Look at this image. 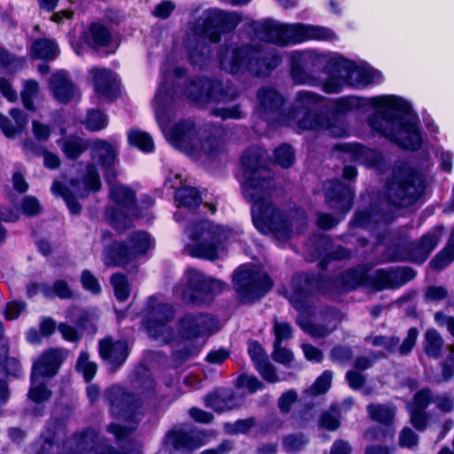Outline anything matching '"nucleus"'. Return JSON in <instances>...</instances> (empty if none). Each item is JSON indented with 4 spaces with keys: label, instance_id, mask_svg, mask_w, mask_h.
Listing matches in <instances>:
<instances>
[{
    "label": "nucleus",
    "instance_id": "nucleus-30",
    "mask_svg": "<svg viewBox=\"0 0 454 454\" xmlns=\"http://www.w3.org/2000/svg\"><path fill=\"white\" fill-rule=\"evenodd\" d=\"M57 372V349L49 348L35 361L31 376L52 378Z\"/></svg>",
    "mask_w": 454,
    "mask_h": 454
},
{
    "label": "nucleus",
    "instance_id": "nucleus-63",
    "mask_svg": "<svg viewBox=\"0 0 454 454\" xmlns=\"http://www.w3.org/2000/svg\"><path fill=\"white\" fill-rule=\"evenodd\" d=\"M176 5L171 1H162L157 4L153 12V15L160 19H167L174 11Z\"/></svg>",
    "mask_w": 454,
    "mask_h": 454
},
{
    "label": "nucleus",
    "instance_id": "nucleus-35",
    "mask_svg": "<svg viewBox=\"0 0 454 454\" xmlns=\"http://www.w3.org/2000/svg\"><path fill=\"white\" fill-rule=\"evenodd\" d=\"M443 346V340L434 329H429L424 335L423 348L425 353L433 358L440 356Z\"/></svg>",
    "mask_w": 454,
    "mask_h": 454
},
{
    "label": "nucleus",
    "instance_id": "nucleus-32",
    "mask_svg": "<svg viewBox=\"0 0 454 454\" xmlns=\"http://www.w3.org/2000/svg\"><path fill=\"white\" fill-rule=\"evenodd\" d=\"M367 411L373 420L386 426H390L395 418L396 409L392 404H369Z\"/></svg>",
    "mask_w": 454,
    "mask_h": 454
},
{
    "label": "nucleus",
    "instance_id": "nucleus-55",
    "mask_svg": "<svg viewBox=\"0 0 454 454\" xmlns=\"http://www.w3.org/2000/svg\"><path fill=\"white\" fill-rule=\"evenodd\" d=\"M319 425L328 430H336L340 426L339 416L336 411L333 409L332 411L324 412L320 418Z\"/></svg>",
    "mask_w": 454,
    "mask_h": 454
},
{
    "label": "nucleus",
    "instance_id": "nucleus-37",
    "mask_svg": "<svg viewBox=\"0 0 454 454\" xmlns=\"http://www.w3.org/2000/svg\"><path fill=\"white\" fill-rule=\"evenodd\" d=\"M206 405L217 412L235 407L234 399L231 395L220 391L208 395L206 398Z\"/></svg>",
    "mask_w": 454,
    "mask_h": 454
},
{
    "label": "nucleus",
    "instance_id": "nucleus-61",
    "mask_svg": "<svg viewBox=\"0 0 454 454\" xmlns=\"http://www.w3.org/2000/svg\"><path fill=\"white\" fill-rule=\"evenodd\" d=\"M59 332L61 333L63 339L67 341L76 342L81 338L80 332L75 327L67 324L59 325Z\"/></svg>",
    "mask_w": 454,
    "mask_h": 454
},
{
    "label": "nucleus",
    "instance_id": "nucleus-22",
    "mask_svg": "<svg viewBox=\"0 0 454 454\" xmlns=\"http://www.w3.org/2000/svg\"><path fill=\"white\" fill-rule=\"evenodd\" d=\"M94 82L95 93L101 98L111 100L118 90V77L109 69L92 67L89 71Z\"/></svg>",
    "mask_w": 454,
    "mask_h": 454
},
{
    "label": "nucleus",
    "instance_id": "nucleus-2",
    "mask_svg": "<svg viewBox=\"0 0 454 454\" xmlns=\"http://www.w3.org/2000/svg\"><path fill=\"white\" fill-rule=\"evenodd\" d=\"M261 153L256 149L247 152L241 158L242 174L239 176L244 197L252 203V218L262 233H273L279 242H285L300 233L306 226L302 211L287 215L281 214L271 201L275 188L269 171L261 166Z\"/></svg>",
    "mask_w": 454,
    "mask_h": 454
},
{
    "label": "nucleus",
    "instance_id": "nucleus-21",
    "mask_svg": "<svg viewBox=\"0 0 454 454\" xmlns=\"http://www.w3.org/2000/svg\"><path fill=\"white\" fill-rule=\"evenodd\" d=\"M283 104L282 96L272 87H262L257 94V108L255 114L267 121H272L277 117V121L284 114L278 116L279 107Z\"/></svg>",
    "mask_w": 454,
    "mask_h": 454
},
{
    "label": "nucleus",
    "instance_id": "nucleus-51",
    "mask_svg": "<svg viewBox=\"0 0 454 454\" xmlns=\"http://www.w3.org/2000/svg\"><path fill=\"white\" fill-rule=\"evenodd\" d=\"M275 160L283 168H289L294 160V153L291 146L283 145L278 147L274 153Z\"/></svg>",
    "mask_w": 454,
    "mask_h": 454
},
{
    "label": "nucleus",
    "instance_id": "nucleus-49",
    "mask_svg": "<svg viewBox=\"0 0 454 454\" xmlns=\"http://www.w3.org/2000/svg\"><path fill=\"white\" fill-rule=\"evenodd\" d=\"M68 317L80 328H86L98 317L95 311L73 309L68 312Z\"/></svg>",
    "mask_w": 454,
    "mask_h": 454
},
{
    "label": "nucleus",
    "instance_id": "nucleus-43",
    "mask_svg": "<svg viewBox=\"0 0 454 454\" xmlns=\"http://www.w3.org/2000/svg\"><path fill=\"white\" fill-rule=\"evenodd\" d=\"M106 396L112 406V413H116L120 406L128 405L129 402L133 401V396L118 386L110 387L107 390Z\"/></svg>",
    "mask_w": 454,
    "mask_h": 454
},
{
    "label": "nucleus",
    "instance_id": "nucleus-29",
    "mask_svg": "<svg viewBox=\"0 0 454 454\" xmlns=\"http://www.w3.org/2000/svg\"><path fill=\"white\" fill-rule=\"evenodd\" d=\"M442 232L443 227L438 226L423 236L419 243L416 245L411 259L419 263L423 262L437 246Z\"/></svg>",
    "mask_w": 454,
    "mask_h": 454
},
{
    "label": "nucleus",
    "instance_id": "nucleus-39",
    "mask_svg": "<svg viewBox=\"0 0 454 454\" xmlns=\"http://www.w3.org/2000/svg\"><path fill=\"white\" fill-rule=\"evenodd\" d=\"M57 432V419L51 418L48 423L45 430L42 433L43 442L40 444L39 448L36 450L35 454H50L54 443H55V435Z\"/></svg>",
    "mask_w": 454,
    "mask_h": 454
},
{
    "label": "nucleus",
    "instance_id": "nucleus-46",
    "mask_svg": "<svg viewBox=\"0 0 454 454\" xmlns=\"http://www.w3.org/2000/svg\"><path fill=\"white\" fill-rule=\"evenodd\" d=\"M83 124L90 131H99L108 124L107 116L99 110H90L87 113Z\"/></svg>",
    "mask_w": 454,
    "mask_h": 454
},
{
    "label": "nucleus",
    "instance_id": "nucleus-6",
    "mask_svg": "<svg viewBox=\"0 0 454 454\" xmlns=\"http://www.w3.org/2000/svg\"><path fill=\"white\" fill-rule=\"evenodd\" d=\"M186 234L189 238L185 247L187 253L193 257L213 261L224 255L226 243L239 240L240 231L203 220L191 224Z\"/></svg>",
    "mask_w": 454,
    "mask_h": 454
},
{
    "label": "nucleus",
    "instance_id": "nucleus-52",
    "mask_svg": "<svg viewBox=\"0 0 454 454\" xmlns=\"http://www.w3.org/2000/svg\"><path fill=\"white\" fill-rule=\"evenodd\" d=\"M76 367L78 371H80L83 374V377L87 381L90 380L97 372L96 364L90 362L89 360L88 354L84 352L80 355Z\"/></svg>",
    "mask_w": 454,
    "mask_h": 454
},
{
    "label": "nucleus",
    "instance_id": "nucleus-64",
    "mask_svg": "<svg viewBox=\"0 0 454 454\" xmlns=\"http://www.w3.org/2000/svg\"><path fill=\"white\" fill-rule=\"evenodd\" d=\"M256 368L262 378L267 381L275 382L278 380L276 372L273 366L269 363L268 359L256 365Z\"/></svg>",
    "mask_w": 454,
    "mask_h": 454
},
{
    "label": "nucleus",
    "instance_id": "nucleus-41",
    "mask_svg": "<svg viewBox=\"0 0 454 454\" xmlns=\"http://www.w3.org/2000/svg\"><path fill=\"white\" fill-rule=\"evenodd\" d=\"M128 139L130 145L145 153H151L154 149V143L152 137L145 131L131 129L128 134Z\"/></svg>",
    "mask_w": 454,
    "mask_h": 454
},
{
    "label": "nucleus",
    "instance_id": "nucleus-48",
    "mask_svg": "<svg viewBox=\"0 0 454 454\" xmlns=\"http://www.w3.org/2000/svg\"><path fill=\"white\" fill-rule=\"evenodd\" d=\"M38 90L39 86L35 81L28 80L24 82V88L20 92V96L25 108H27L28 111H35L33 99L37 96Z\"/></svg>",
    "mask_w": 454,
    "mask_h": 454
},
{
    "label": "nucleus",
    "instance_id": "nucleus-56",
    "mask_svg": "<svg viewBox=\"0 0 454 454\" xmlns=\"http://www.w3.org/2000/svg\"><path fill=\"white\" fill-rule=\"evenodd\" d=\"M307 442L308 439L303 435H289L283 440L285 449L290 452L301 450Z\"/></svg>",
    "mask_w": 454,
    "mask_h": 454
},
{
    "label": "nucleus",
    "instance_id": "nucleus-24",
    "mask_svg": "<svg viewBox=\"0 0 454 454\" xmlns=\"http://www.w3.org/2000/svg\"><path fill=\"white\" fill-rule=\"evenodd\" d=\"M205 437V434L199 431L173 430L166 435L164 445L165 447L171 446L176 450H192L206 444Z\"/></svg>",
    "mask_w": 454,
    "mask_h": 454
},
{
    "label": "nucleus",
    "instance_id": "nucleus-28",
    "mask_svg": "<svg viewBox=\"0 0 454 454\" xmlns=\"http://www.w3.org/2000/svg\"><path fill=\"white\" fill-rule=\"evenodd\" d=\"M419 332L416 328H411L408 331L407 337L403 340V343L399 345V339L395 337H383V336H376L372 338V343L375 346H380L391 352L395 351L396 349L401 355L409 354L418 339Z\"/></svg>",
    "mask_w": 454,
    "mask_h": 454
},
{
    "label": "nucleus",
    "instance_id": "nucleus-44",
    "mask_svg": "<svg viewBox=\"0 0 454 454\" xmlns=\"http://www.w3.org/2000/svg\"><path fill=\"white\" fill-rule=\"evenodd\" d=\"M299 325L309 334L315 338H321L328 335L336 327L333 324L331 326H323L315 325L309 318L305 317L301 314L297 319Z\"/></svg>",
    "mask_w": 454,
    "mask_h": 454
},
{
    "label": "nucleus",
    "instance_id": "nucleus-26",
    "mask_svg": "<svg viewBox=\"0 0 454 454\" xmlns=\"http://www.w3.org/2000/svg\"><path fill=\"white\" fill-rule=\"evenodd\" d=\"M431 400L432 395L430 391L425 388L417 392L412 402L407 404L411 422L418 430H423L426 427L427 415L425 410Z\"/></svg>",
    "mask_w": 454,
    "mask_h": 454
},
{
    "label": "nucleus",
    "instance_id": "nucleus-5",
    "mask_svg": "<svg viewBox=\"0 0 454 454\" xmlns=\"http://www.w3.org/2000/svg\"><path fill=\"white\" fill-rule=\"evenodd\" d=\"M118 147V144L114 140L112 142L101 139L93 141L91 145L93 163L87 166L82 182L72 180L70 187L67 190L59 184V195L63 197L71 214H78L81 209L74 193L82 197L84 192H97L100 189L101 183L98 167L106 171L105 176L107 182H110V177L114 176L112 167L117 160Z\"/></svg>",
    "mask_w": 454,
    "mask_h": 454
},
{
    "label": "nucleus",
    "instance_id": "nucleus-13",
    "mask_svg": "<svg viewBox=\"0 0 454 454\" xmlns=\"http://www.w3.org/2000/svg\"><path fill=\"white\" fill-rule=\"evenodd\" d=\"M109 196L111 205L106 208V220L117 231L129 227L133 220L139 218L140 210L136 204L134 192L126 185L111 184Z\"/></svg>",
    "mask_w": 454,
    "mask_h": 454
},
{
    "label": "nucleus",
    "instance_id": "nucleus-11",
    "mask_svg": "<svg viewBox=\"0 0 454 454\" xmlns=\"http://www.w3.org/2000/svg\"><path fill=\"white\" fill-rule=\"evenodd\" d=\"M111 234L107 231L102 233L104 244L103 261L106 265H123L129 261L137 259L145 254L154 247V241L145 231L132 233L127 244L111 242Z\"/></svg>",
    "mask_w": 454,
    "mask_h": 454
},
{
    "label": "nucleus",
    "instance_id": "nucleus-14",
    "mask_svg": "<svg viewBox=\"0 0 454 454\" xmlns=\"http://www.w3.org/2000/svg\"><path fill=\"white\" fill-rule=\"evenodd\" d=\"M223 287L221 281L207 277L198 270L190 269L186 270L182 284L176 287L175 293L185 301L202 304L210 301Z\"/></svg>",
    "mask_w": 454,
    "mask_h": 454
},
{
    "label": "nucleus",
    "instance_id": "nucleus-57",
    "mask_svg": "<svg viewBox=\"0 0 454 454\" xmlns=\"http://www.w3.org/2000/svg\"><path fill=\"white\" fill-rule=\"evenodd\" d=\"M254 425V419H241L236 421L234 424H226L224 428L228 434H245L247 433Z\"/></svg>",
    "mask_w": 454,
    "mask_h": 454
},
{
    "label": "nucleus",
    "instance_id": "nucleus-10",
    "mask_svg": "<svg viewBox=\"0 0 454 454\" xmlns=\"http://www.w3.org/2000/svg\"><path fill=\"white\" fill-rule=\"evenodd\" d=\"M361 105V98L343 97L333 101L330 115L307 114L296 124L298 129L325 132L330 136L342 137L348 135V127L344 115L348 111L356 109Z\"/></svg>",
    "mask_w": 454,
    "mask_h": 454
},
{
    "label": "nucleus",
    "instance_id": "nucleus-25",
    "mask_svg": "<svg viewBox=\"0 0 454 454\" xmlns=\"http://www.w3.org/2000/svg\"><path fill=\"white\" fill-rule=\"evenodd\" d=\"M335 149L348 154L350 160L376 168L380 167L383 160L380 153L365 148L358 144L340 143L335 145Z\"/></svg>",
    "mask_w": 454,
    "mask_h": 454
},
{
    "label": "nucleus",
    "instance_id": "nucleus-33",
    "mask_svg": "<svg viewBox=\"0 0 454 454\" xmlns=\"http://www.w3.org/2000/svg\"><path fill=\"white\" fill-rule=\"evenodd\" d=\"M56 49L54 41L41 38L34 41L30 48V53L34 59L51 60L55 58Z\"/></svg>",
    "mask_w": 454,
    "mask_h": 454
},
{
    "label": "nucleus",
    "instance_id": "nucleus-60",
    "mask_svg": "<svg viewBox=\"0 0 454 454\" xmlns=\"http://www.w3.org/2000/svg\"><path fill=\"white\" fill-rule=\"evenodd\" d=\"M248 354L255 366L267 360L262 346L255 341L249 342Z\"/></svg>",
    "mask_w": 454,
    "mask_h": 454
},
{
    "label": "nucleus",
    "instance_id": "nucleus-58",
    "mask_svg": "<svg viewBox=\"0 0 454 454\" xmlns=\"http://www.w3.org/2000/svg\"><path fill=\"white\" fill-rule=\"evenodd\" d=\"M81 281L82 286L94 294H98L101 290L98 279L89 270L82 272Z\"/></svg>",
    "mask_w": 454,
    "mask_h": 454
},
{
    "label": "nucleus",
    "instance_id": "nucleus-53",
    "mask_svg": "<svg viewBox=\"0 0 454 454\" xmlns=\"http://www.w3.org/2000/svg\"><path fill=\"white\" fill-rule=\"evenodd\" d=\"M365 278L361 270H349L343 276L344 286L348 289H352L364 284Z\"/></svg>",
    "mask_w": 454,
    "mask_h": 454
},
{
    "label": "nucleus",
    "instance_id": "nucleus-47",
    "mask_svg": "<svg viewBox=\"0 0 454 454\" xmlns=\"http://www.w3.org/2000/svg\"><path fill=\"white\" fill-rule=\"evenodd\" d=\"M111 284L116 299L121 301H126L130 293L129 284L126 276L120 273L113 275Z\"/></svg>",
    "mask_w": 454,
    "mask_h": 454
},
{
    "label": "nucleus",
    "instance_id": "nucleus-18",
    "mask_svg": "<svg viewBox=\"0 0 454 454\" xmlns=\"http://www.w3.org/2000/svg\"><path fill=\"white\" fill-rule=\"evenodd\" d=\"M174 317V310L170 305L157 304L148 314L144 325L149 335L159 339L163 342H168L172 339V330L167 323Z\"/></svg>",
    "mask_w": 454,
    "mask_h": 454
},
{
    "label": "nucleus",
    "instance_id": "nucleus-3",
    "mask_svg": "<svg viewBox=\"0 0 454 454\" xmlns=\"http://www.w3.org/2000/svg\"><path fill=\"white\" fill-rule=\"evenodd\" d=\"M365 100L366 105L376 109L368 119V125L374 134L408 150L414 151L421 146L419 120L410 102L395 95H380Z\"/></svg>",
    "mask_w": 454,
    "mask_h": 454
},
{
    "label": "nucleus",
    "instance_id": "nucleus-17",
    "mask_svg": "<svg viewBox=\"0 0 454 454\" xmlns=\"http://www.w3.org/2000/svg\"><path fill=\"white\" fill-rule=\"evenodd\" d=\"M323 99L324 98L321 95L313 91H298L294 99V110L290 111L288 114H285L279 121L283 125H287L298 132L303 131L304 129L296 127L297 122L309 114H317L314 113L312 109L318 106Z\"/></svg>",
    "mask_w": 454,
    "mask_h": 454
},
{
    "label": "nucleus",
    "instance_id": "nucleus-34",
    "mask_svg": "<svg viewBox=\"0 0 454 454\" xmlns=\"http://www.w3.org/2000/svg\"><path fill=\"white\" fill-rule=\"evenodd\" d=\"M294 290L293 293L289 295V301L294 305V307L301 310L304 308V304L307 299L306 290L309 283L307 280V278H304L302 275L296 277L294 278Z\"/></svg>",
    "mask_w": 454,
    "mask_h": 454
},
{
    "label": "nucleus",
    "instance_id": "nucleus-23",
    "mask_svg": "<svg viewBox=\"0 0 454 454\" xmlns=\"http://www.w3.org/2000/svg\"><path fill=\"white\" fill-rule=\"evenodd\" d=\"M325 199L331 207L341 212L348 211L352 207L353 192L351 189L339 181H329L325 184Z\"/></svg>",
    "mask_w": 454,
    "mask_h": 454
},
{
    "label": "nucleus",
    "instance_id": "nucleus-38",
    "mask_svg": "<svg viewBox=\"0 0 454 454\" xmlns=\"http://www.w3.org/2000/svg\"><path fill=\"white\" fill-rule=\"evenodd\" d=\"M200 202V198L195 188L182 187L176 192V203L177 207L192 208Z\"/></svg>",
    "mask_w": 454,
    "mask_h": 454
},
{
    "label": "nucleus",
    "instance_id": "nucleus-16",
    "mask_svg": "<svg viewBox=\"0 0 454 454\" xmlns=\"http://www.w3.org/2000/svg\"><path fill=\"white\" fill-rule=\"evenodd\" d=\"M187 97L199 103L203 104L210 100L228 101L237 97V91L232 87L223 90L219 82H213L207 79L200 78L192 82L185 90Z\"/></svg>",
    "mask_w": 454,
    "mask_h": 454
},
{
    "label": "nucleus",
    "instance_id": "nucleus-1",
    "mask_svg": "<svg viewBox=\"0 0 454 454\" xmlns=\"http://www.w3.org/2000/svg\"><path fill=\"white\" fill-rule=\"evenodd\" d=\"M290 75L297 85L321 86L326 93H339L345 86L364 89L379 84L383 75L368 64H356L337 53L316 50L290 53Z\"/></svg>",
    "mask_w": 454,
    "mask_h": 454
},
{
    "label": "nucleus",
    "instance_id": "nucleus-45",
    "mask_svg": "<svg viewBox=\"0 0 454 454\" xmlns=\"http://www.w3.org/2000/svg\"><path fill=\"white\" fill-rule=\"evenodd\" d=\"M51 396V391L48 390L45 383L35 376H31V387L28 391V398L40 403Z\"/></svg>",
    "mask_w": 454,
    "mask_h": 454
},
{
    "label": "nucleus",
    "instance_id": "nucleus-62",
    "mask_svg": "<svg viewBox=\"0 0 454 454\" xmlns=\"http://www.w3.org/2000/svg\"><path fill=\"white\" fill-rule=\"evenodd\" d=\"M214 115L222 119H239L243 116V113L239 106H236L231 108H217L214 111Z\"/></svg>",
    "mask_w": 454,
    "mask_h": 454
},
{
    "label": "nucleus",
    "instance_id": "nucleus-20",
    "mask_svg": "<svg viewBox=\"0 0 454 454\" xmlns=\"http://www.w3.org/2000/svg\"><path fill=\"white\" fill-rule=\"evenodd\" d=\"M414 277V272L407 268H396L390 270H379L367 278L370 285L375 290L395 288Z\"/></svg>",
    "mask_w": 454,
    "mask_h": 454
},
{
    "label": "nucleus",
    "instance_id": "nucleus-42",
    "mask_svg": "<svg viewBox=\"0 0 454 454\" xmlns=\"http://www.w3.org/2000/svg\"><path fill=\"white\" fill-rule=\"evenodd\" d=\"M454 260V228L450 234L445 248L438 254L435 258L431 262V266L438 270L447 267Z\"/></svg>",
    "mask_w": 454,
    "mask_h": 454
},
{
    "label": "nucleus",
    "instance_id": "nucleus-31",
    "mask_svg": "<svg viewBox=\"0 0 454 454\" xmlns=\"http://www.w3.org/2000/svg\"><path fill=\"white\" fill-rule=\"evenodd\" d=\"M80 92L67 73L59 71V104L77 102Z\"/></svg>",
    "mask_w": 454,
    "mask_h": 454
},
{
    "label": "nucleus",
    "instance_id": "nucleus-12",
    "mask_svg": "<svg viewBox=\"0 0 454 454\" xmlns=\"http://www.w3.org/2000/svg\"><path fill=\"white\" fill-rule=\"evenodd\" d=\"M425 184L421 175L415 173L404 162L395 166L393 177L387 184L386 195L395 206H407L424 192Z\"/></svg>",
    "mask_w": 454,
    "mask_h": 454
},
{
    "label": "nucleus",
    "instance_id": "nucleus-19",
    "mask_svg": "<svg viewBox=\"0 0 454 454\" xmlns=\"http://www.w3.org/2000/svg\"><path fill=\"white\" fill-rule=\"evenodd\" d=\"M217 329V323L213 317L188 314L180 321L178 332L182 338L192 340L207 337Z\"/></svg>",
    "mask_w": 454,
    "mask_h": 454
},
{
    "label": "nucleus",
    "instance_id": "nucleus-7",
    "mask_svg": "<svg viewBox=\"0 0 454 454\" xmlns=\"http://www.w3.org/2000/svg\"><path fill=\"white\" fill-rule=\"evenodd\" d=\"M240 21L241 17L237 12H226L219 9L205 11L195 26L197 38L186 45L192 62L200 65L209 54L206 38L212 43L218 42L222 34L234 29Z\"/></svg>",
    "mask_w": 454,
    "mask_h": 454
},
{
    "label": "nucleus",
    "instance_id": "nucleus-59",
    "mask_svg": "<svg viewBox=\"0 0 454 454\" xmlns=\"http://www.w3.org/2000/svg\"><path fill=\"white\" fill-rule=\"evenodd\" d=\"M272 357L278 363L287 364L293 360L294 356L289 349L281 347V344H274Z\"/></svg>",
    "mask_w": 454,
    "mask_h": 454
},
{
    "label": "nucleus",
    "instance_id": "nucleus-50",
    "mask_svg": "<svg viewBox=\"0 0 454 454\" xmlns=\"http://www.w3.org/2000/svg\"><path fill=\"white\" fill-rule=\"evenodd\" d=\"M333 373L330 371H325L314 382L307 393L311 395H321L325 393L332 383Z\"/></svg>",
    "mask_w": 454,
    "mask_h": 454
},
{
    "label": "nucleus",
    "instance_id": "nucleus-36",
    "mask_svg": "<svg viewBox=\"0 0 454 454\" xmlns=\"http://www.w3.org/2000/svg\"><path fill=\"white\" fill-rule=\"evenodd\" d=\"M89 146V144L82 137L69 136L62 143L61 150L69 159L79 157Z\"/></svg>",
    "mask_w": 454,
    "mask_h": 454
},
{
    "label": "nucleus",
    "instance_id": "nucleus-15",
    "mask_svg": "<svg viewBox=\"0 0 454 454\" xmlns=\"http://www.w3.org/2000/svg\"><path fill=\"white\" fill-rule=\"evenodd\" d=\"M234 288L243 302L254 301L271 288L269 277L254 265L244 264L233 274Z\"/></svg>",
    "mask_w": 454,
    "mask_h": 454
},
{
    "label": "nucleus",
    "instance_id": "nucleus-9",
    "mask_svg": "<svg viewBox=\"0 0 454 454\" xmlns=\"http://www.w3.org/2000/svg\"><path fill=\"white\" fill-rule=\"evenodd\" d=\"M221 68L236 74L245 68L254 75H267L280 63L278 55L268 45L255 47L231 46L219 52Z\"/></svg>",
    "mask_w": 454,
    "mask_h": 454
},
{
    "label": "nucleus",
    "instance_id": "nucleus-4",
    "mask_svg": "<svg viewBox=\"0 0 454 454\" xmlns=\"http://www.w3.org/2000/svg\"><path fill=\"white\" fill-rule=\"evenodd\" d=\"M172 101V90L162 82L156 91L153 105L156 120L166 139L173 147L196 160L216 155L222 149V142L218 137L208 135L206 127L198 129L193 121L185 120L170 129L167 128L171 116Z\"/></svg>",
    "mask_w": 454,
    "mask_h": 454
},
{
    "label": "nucleus",
    "instance_id": "nucleus-27",
    "mask_svg": "<svg viewBox=\"0 0 454 454\" xmlns=\"http://www.w3.org/2000/svg\"><path fill=\"white\" fill-rule=\"evenodd\" d=\"M99 354L113 367H117L127 359L129 347L126 341L114 342L111 338H106L99 342Z\"/></svg>",
    "mask_w": 454,
    "mask_h": 454
},
{
    "label": "nucleus",
    "instance_id": "nucleus-40",
    "mask_svg": "<svg viewBox=\"0 0 454 454\" xmlns=\"http://www.w3.org/2000/svg\"><path fill=\"white\" fill-rule=\"evenodd\" d=\"M87 41L93 47L106 46L111 42V35L102 25L92 24L87 34Z\"/></svg>",
    "mask_w": 454,
    "mask_h": 454
},
{
    "label": "nucleus",
    "instance_id": "nucleus-8",
    "mask_svg": "<svg viewBox=\"0 0 454 454\" xmlns=\"http://www.w3.org/2000/svg\"><path fill=\"white\" fill-rule=\"evenodd\" d=\"M257 36L280 46L296 44L307 40H333L335 33L328 27L302 23L286 24L275 20L252 23Z\"/></svg>",
    "mask_w": 454,
    "mask_h": 454
},
{
    "label": "nucleus",
    "instance_id": "nucleus-54",
    "mask_svg": "<svg viewBox=\"0 0 454 454\" xmlns=\"http://www.w3.org/2000/svg\"><path fill=\"white\" fill-rule=\"evenodd\" d=\"M275 342L274 344H281L292 336L290 325L286 322L275 321L274 324Z\"/></svg>",
    "mask_w": 454,
    "mask_h": 454
}]
</instances>
